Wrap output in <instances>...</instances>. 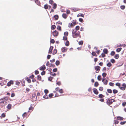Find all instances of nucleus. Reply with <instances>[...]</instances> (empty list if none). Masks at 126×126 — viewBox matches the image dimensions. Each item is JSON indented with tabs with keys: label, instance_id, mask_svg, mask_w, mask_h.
Masks as SVG:
<instances>
[{
	"label": "nucleus",
	"instance_id": "obj_56",
	"mask_svg": "<svg viewBox=\"0 0 126 126\" xmlns=\"http://www.w3.org/2000/svg\"><path fill=\"white\" fill-rule=\"evenodd\" d=\"M50 74L51 75L54 76H55L56 75V74L55 73H54L53 74L52 73V72H51L50 73Z\"/></svg>",
	"mask_w": 126,
	"mask_h": 126
},
{
	"label": "nucleus",
	"instance_id": "obj_23",
	"mask_svg": "<svg viewBox=\"0 0 126 126\" xmlns=\"http://www.w3.org/2000/svg\"><path fill=\"white\" fill-rule=\"evenodd\" d=\"M56 28V26L55 25H53L51 27V29L52 30H54Z\"/></svg>",
	"mask_w": 126,
	"mask_h": 126
},
{
	"label": "nucleus",
	"instance_id": "obj_53",
	"mask_svg": "<svg viewBox=\"0 0 126 126\" xmlns=\"http://www.w3.org/2000/svg\"><path fill=\"white\" fill-rule=\"evenodd\" d=\"M114 123L115 124H117L119 123V121L117 120H114Z\"/></svg>",
	"mask_w": 126,
	"mask_h": 126
},
{
	"label": "nucleus",
	"instance_id": "obj_21",
	"mask_svg": "<svg viewBox=\"0 0 126 126\" xmlns=\"http://www.w3.org/2000/svg\"><path fill=\"white\" fill-rule=\"evenodd\" d=\"M72 23L73 25H74V26L78 24V23L76 22V20H73V21H72Z\"/></svg>",
	"mask_w": 126,
	"mask_h": 126
},
{
	"label": "nucleus",
	"instance_id": "obj_50",
	"mask_svg": "<svg viewBox=\"0 0 126 126\" xmlns=\"http://www.w3.org/2000/svg\"><path fill=\"white\" fill-rule=\"evenodd\" d=\"M106 75L107 74L105 73H104L102 74V76L104 78L105 77Z\"/></svg>",
	"mask_w": 126,
	"mask_h": 126
},
{
	"label": "nucleus",
	"instance_id": "obj_48",
	"mask_svg": "<svg viewBox=\"0 0 126 126\" xmlns=\"http://www.w3.org/2000/svg\"><path fill=\"white\" fill-rule=\"evenodd\" d=\"M98 96L99 98H101L104 97V96L102 94H100Z\"/></svg>",
	"mask_w": 126,
	"mask_h": 126
},
{
	"label": "nucleus",
	"instance_id": "obj_40",
	"mask_svg": "<svg viewBox=\"0 0 126 126\" xmlns=\"http://www.w3.org/2000/svg\"><path fill=\"white\" fill-rule=\"evenodd\" d=\"M57 29L60 31H61V27L60 26H58L57 27Z\"/></svg>",
	"mask_w": 126,
	"mask_h": 126
},
{
	"label": "nucleus",
	"instance_id": "obj_58",
	"mask_svg": "<svg viewBox=\"0 0 126 126\" xmlns=\"http://www.w3.org/2000/svg\"><path fill=\"white\" fill-rule=\"evenodd\" d=\"M67 37L66 36H65L63 37V40H67Z\"/></svg>",
	"mask_w": 126,
	"mask_h": 126
},
{
	"label": "nucleus",
	"instance_id": "obj_55",
	"mask_svg": "<svg viewBox=\"0 0 126 126\" xmlns=\"http://www.w3.org/2000/svg\"><path fill=\"white\" fill-rule=\"evenodd\" d=\"M79 29V26H77L76 27V28H75V29L76 30V31H77V30H78Z\"/></svg>",
	"mask_w": 126,
	"mask_h": 126
},
{
	"label": "nucleus",
	"instance_id": "obj_12",
	"mask_svg": "<svg viewBox=\"0 0 126 126\" xmlns=\"http://www.w3.org/2000/svg\"><path fill=\"white\" fill-rule=\"evenodd\" d=\"M45 66V65H43L42 66H41L40 68V69L41 70H44L46 69Z\"/></svg>",
	"mask_w": 126,
	"mask_h": 126
},
{
	"label": "nucleus",
	"instance_id": "obj_9",
	"mask_svg": "<svg viewBox=\"0 0 126 126\" xmlns=\"http://www.w3.org/2000/svg\"><path fill=\"white\" fill-rule=\"evenodd\" d=\"M105 79L103 78L102 81L103 82L104 84L106 85L107 84L108 80L107 79H106L105 81Z\"/></svg>",
	"mask_w": 126,
	"mask_h": 126
},
{
	"label": "nucleus",
	"instance_id": "obj_4",
	"mask_svg": "<svg viewBox=\"0 0 126 126\" xmlns=\"http://www.w3.org/2000/svg\"><path fill=\"white\" fill-rule=\"evenodd\" d=\"M32 101H35L37 100V96L35 94H32Z\"/></svg>",
	"mask_w": 126,
	"mask_h": 126
},
{
	"label": "nucleus",
	"instance_id": "obj_45",
	"mask_svg": "<svg viewBox=\"0 0 126 126\" xmlns=\"http://www.w3.org/2000/svg\"><path fill=\"white\" fill-rule=\"evenodd\" d=\"M44 8L45 9H47L48 8V5L46 4H45L44 6Z\"/></svg>",
	"mask_w": 126,
	"mask_h": 126
},
{
	"label": "nucleus",
	"instance_id": "obj_17",
	"mask_svg": "<svg viewBox=\"0 0 126 126\" xmlns=\"http://www.w3.org/2000/svg\"><path fill=\"white\" fill-rule=\"evenodd\" d=\"M103 51L104 53L107 54L108 53V50L107 49H104L103 50Z\"/></svg>",
	"mask_w": 126,
	"mask_h": 126
},
{
	"label": "nucleus",
	"instance_id": "obj_30",
	"mask_svg": "<svg viewBox=\"0 0 126 126\" xmlns=\"http://www.w3.org/2000/svg\"><path fill=\"white\" fill-rule=\"evenodd\" d=\"M3 98L1 99H0V103H4V101L3 100Z\"/></svg>",
	"mask_w": 126,
	"mask_h": 126
},
{
	"label": "nucleus",
	"instance_id": "obj_8",
	"mask_svg": "<svg viewBox=\"0 0 126 126\" xmlns=\"http://www.w3.org/2000/svg\"><path fill=\"white\" fill-rule=\"evenodd\" d=\"M67 48L65 47H63L61 49V50L63 52H66L67 51Z\"/></svg>",
	"mask_w": 126,
	"mask_h": 126
},
{
	"label": "nucleus",
	"instance_id": "obj_31",
	"mask_svg": "<svg viewBox=\"0 0 126 126\" xmlns=\"http://www.w3.org/2000/svg\"><path fill=\"white\" fill-rule=\"evenodd\" d=\"M60 63V62L59 61H56L55 62V64L56 65L58 66L59 65Z\"/></svg>",
	"mask_w": 126,
	"mask_h": 126
},
{
	"label": "nucleus",
	"instance_id": "obj_59",
	"mask_svg": "<svg viewBox=\"0 0 126 126\" xmlns=\"http://www.w3.org/2000/svg\"><path fill=\"white\" fill-rule=\"evenodd\" d=\"M99 90L100 91H102L103 90V88L102 87H100L99 88Z\"/></svg>",
	"mask_w": 126,
	"mask_h": 126
},
{
	"label": "nucleus",
	"instance_id": "obj_36",
	"mask_svg": "<svg viewBox=\"0 0 126 126\" xmlns=\"http://www.w3.org/2000/svg\"><path fill=\"white\" fill-rule=\"evenodd\" d=\"M92 55L93 56H97V55L96 54V53L94 52H92Z\"/></svg>",
	"mask_w": 126,
	"mask_h": 126
},
{
	"label": "nucleus",
	"instance_id": "obj_29",
	"mask_svg": "<svg viewBox=\"0 0 126 126\" xmlns=\"http://www.w3.org/2000/svg\"><path fill=\"white\" fill-rule=\"evenodd\" d=\"M122 49V48H118L116 49V51L117 52H119Z\"/></svg>",
	"mask_w": 126,
	"mask_h": 126
},
{
	"label": "nucleus",
	"instance_id": "obj_22",
	"mask_svg": "<svg viewBox=\"0 0 126 126\" xmlns=\"http://www.w3.org/2000/svg\"><path fill=\"white\" fill-rule=\"evenodd\" d=\"M73 10L74 12H76L77 11L79 10H80L79 8H75L73 9Z\"/></svg>",
	"mask_w": 126,
	"mask_h": 126
},
{
	"label": "nucleus",
	"instance_id": "obj_11",
	"mask_svg": "<svg viewBox=\"0 0 126 126\" xmlns=\"http://www.w3.org/2000/svg\"><path fill=\"white\" fill-rule=\"evenodd\" d=\"M53 46H50L49 49V50L48 53H49L51 54L52 53V50L53 49Z\"/></svg>",
	"mask_w": 126,
	"mask_h": 126
},
{
	"label": "nucleus",
	"instance_id": "obj_38",
	"mask_svg": "<svg viewBox=\"0 0 126 126\" xmlns=\"http://www.w3.org/2000/svg\"><path fill=\"white\" fill-rule=\"evenodd\" d=\"M99 85V84L98 82H95L94 84V86L95 87H97Z\"/></svg>",
	"mask_w": 126,
	"mask_h": 126
},
{
	"label": "nucleus",
	"instance_id": "obj_52",
	"mask_svg": "<svg viewBox=\"0 0 126 126\" xmlns=\"http://www.w3.org/2000/svg\"><path fill=\"white\" fill-rule=\"evenodd\" d=\"M68 32H65L64 33V35H65L66 36H67L68 35Z\"/></svg>",
	"mask_w": 126,
	"mask_h": 126
},
{
	"label": "nucleus",
	"instance_id": "obj_63",
	"mask_svg": "<svg viewBox=\"0 0 126 126\" xmlns=\"http://www.w3.org/2000/svg\"><path fill=\"white\" fill-rule=\"evenodd\" d=\"M39 73V72L37 70H36L35 71V74L37 75Z\"/></svg>",
	"mask_w": 126,
	"mask_h": 126
},
{
	"label": "nucleus",
	"instance_id": "obj_41",
	"mask_svg": "<svg viewBox=\"0 0 126 126\" xmlns=\"http://www.w3.org/2000/svg\"><path fill=\"white\" fill-rule=\"evenodd\" d=\"M107 65L109 67H110L112 66V64L110 62H109L107 64Z\"/></svg>",
	"mask_w": 126,
	"mask_h": 126
},
{
	"label": "nucleus",
	"instance_id": "obj_64",
	"mask_svg": "<svg viewBox=\"0 0 126 126\" xmlns=\"http://www.w3.org/2000/svg\"><path fill=\"white\" fill-rule=\"evenodd\" d=\"M46 72L45 71H43L41 73V75H44L45 74Z\"/></svg>",
	"mask_w": 126,
	"mask_h": 126
},
{
	"label": "nucleus",
	"instance_id": "obj_26",
	"mask_svg": "<svg viewBox=\"0 0 126 126\" xmlns=\"http://www.w3.org/2000/svg\"><path fill=\"white\" fill-rule=\"evenodd\" d=\"M119 55L118 54H117L115 55L114 56V58L116 59H118L119 58Z\"/></svg>",
	"mask_w": 126,
	"mask_h": 126
},
{
	"label": "nucleus",
	"instance_id": "obj_14",
	"mask_svg": "<svg viewBox=\"0 0 126 126\" xmlns=\"http://www.w3.org/2000/svg\"><path fill=\"white\" fill-rule=\"evenodd\" d=\"M62 17L66 19L68 16L65 13H63L62 15Z\"/></svg>",
	"mask_w": 126,
	"mask_h": 126
},
{
	"label": "nucleus",
	"instance_id": "obj_33",
	"mask_svg": "<svg viewBox=\"0 0 126 126\" xmlns=\"http://www.w3.org/2000/svg\"><path fill=\"white\" fill-rule=\"evenodd\" d=\"M107 91L108 93H112V91L110 89H108L107 90Z\"/></svg>",
	"mask_w": 126,
	"mask_h": 126
},
{
	"label": "nucleus",
	"instance_id": "obj_25",
	"mask_svg": "<svg viewBox=\"0 0 126 126\" xmlns=\"http://www.w3.org/2000/svg\"><path fill=\"white\" fill-rule=\"evenodd\" d=\"M54 17L55 19V20H56L58 19L59 18L58 16L57 15H56L54 16Z\"/></svg>",
	"mask_w": 126,
	"mask_h": 126
},
{
	"label": "nucleus",
	"instance_id": "obj_44",
	"mask_svg": "<svg viewBox=\"0 0 126 126\" xmlns=\"http://www.w3.org/2000/svg\"><path fill=\"white\" fill-rule=\"evenodd\" d=\"M54 2V1L52 0H50L49 1V3L51 5H52L53 4Z\"/></svg>",
	"mask_w": 126,
	"mask_h": 126
},
{
	"label": "nucleus",
	"instance_id": "obj_35",
	"mask_svg": "<svg viewBox=\"0 0 126 126\" xmlns=\"http://www.w3.org/2000/svg\"><path fill=\"white\" fill-rule=\"evenodd\" d=\"M115 54V52L114 51H112L111 52L110 54L111 56H112L114 55Z\"/></svg>",
	"mask_w": 126,
	"mask_h": 126
},
{
	"label": "nucleus",
	"instance_id": "obj_62",
	"mask_svg": "<svg viewBox=\"0 0 126 126\" xmlns=\"http://www.w3.org/2000/svg\"><path fill=\"white\" fill-rule=\"evenodd\" d=\"M44 92L46 94L48 93V91L47 89H45L44 90Z\"/></svg>",
	"mask_w": 126,
	"mask_h": 126
},
{
	"label": "nucleus",
	"instance_id": "obj_3",
	"mask_svg": "<svg viewBox=\"0 0 126 126\" xmlns=\"http://www.w3.org/2000/svg\"><path fill=\"white\" fill-rule=\"evenodd\" d=\"M106 103L108 105L112 104L113 102L115 101V100L113 99H110L109 98L107 99L106 100Z\"/></svg>",
	"mask_w": 126,
	"mask_h": 126
},
{
	"label": "nucleus",
	"instance_id": "obj_37",
	"mask_svg": "<svg viewBox=\"0 0 126 126\" xmlns=\"http://www.w3.org/2000/svg\"><path fill=\"white\" fill-rule=\"evenodd\" d=\"M97 79L99 81L101 79V77L100 75H99L98 76Z\"/></svg>",
	"mask_w": 126,
	"mask_h": 126
},
{
	"label": "nucleus",
	"instance_id": "obj_28",
	"mask_svg": "<svg viewBox=\"0 0 126 126\" xmlns=\"http://www.w3.org/2000/svg\"><path fill=\"white\" fill-rule=\"evenodd\" d=\"M84 15L83 14L80 13L79 14L77 15L78 17L79 16H82V17H84Z\"/></svg>",
	"mask_w": 126,
	"mask_h": 126
},
{
	"label": "nucleus",
	"instance_id": "obj_51",
	"mask_svg": "<svg viewBox=\"0 0 126 126\" xmlns=\"http://www.w3.org/2000/svg\"><path fill=\"white\" fill-rule=\"evenodd\" d=\"M110 61L112 63H114L115 62V60L113 59H112L110 60Z\"/></svg>",
	"mask_w": 126,
	"mask_h": 126
},
{
	"label": "nucleus",
	"instance_id": "obj_15",
	"mask_svg": "<svg viewBox=\"0 0 126 126\" xmlns=\"http://www.w3.org/2000/svg\"><path fill=\"white\" fill-rule=\"evenodd\" d=\"M124 119V118L122 117L118 116L117 117V119L119 120H123Z\"/></svg>",
	"mask_w": 126,
	"mask_h": 126
},
{
	"label": "nucleus",
	"instance_id": "obj_43",
	"mask_svg": "<svg viewBox=\"0 0 126 126\" xmlns=\"http://www.w3.org/2000/svg\"><path fill=\"white\" fill-rule=\"evenodd\" d=\"M83 43V41H80L79 43V45H82Z\"/></svg>",
	"mask_w": 126,
	"mask_h": 126
},
{
	"label": "nucleus",
	"instance_id": "obj_46",
	"mask_svg": "<svg viewBox=\"0 0 126 126\" xmlns=\"http://www.w3.org/2000/svg\"><path fill=\"white\" fill-rule=\"evenodd\" d=\"M53 95H54L53 93L50 94L49 95V96L50 98H51Z\"/></svg>",
	"mask_w": 126,
	"mask_h": 126
},
{
	"label": "nucleus",
	"instance_id": "obj_39",
	"mask_svg": "<svg viewBox=\"0 0 126 126\" xmlns=\"http://www.w3.org/2000/svg\"><path fill=\"white\" fill-rule=\"evenodd\" d=\"M69 45V41H67L65 43V45L66 46H68Z\"/></svg>",
	"mask_w": 126,
	"mask_h": 126
},
{
	"label": "nucleus",
	"instance_id": "obj_19",
	"mask_svg": "<svg viewBox=\"0 0 126 126\" xmlns=\"http://www.w3.org/2000/svg\"><path fill=\"white\" fill-rule=\"evenodd\" d=\"M12 107V105L10 104H9L7 106V108L8 109H10Z\"/></svg>",
	"mask_w": 126,
	"mask_h": 126
},
{
	"label": "nucleus",
	"instance_id": "obj_5",
	"mask_svg": "<svg viewBox=\"0 0 126 126\" xmlns=\"http://www.w3.org/2000/svg\"><path fill=\"white\" fill-rule=\"evenodd\" d=\"M100 68V67L98 66H95V69L96 71L95 72L96 73H98L99 71Z\"/></svg>",
	"mask_w": 126,
	"mask_h": 126
},
{
	"label": "nucleus",
	"instance_id": "obj_1",
	"mask_svg": "<svg viewBox=\"0 0 126 126\" xmlns=\"http://www.w3.org/2000/svg\"><path fill=\"white\" fill-rule=\"evenodd\" d=\"M116 86L118 87L122 91H124L126 90V84L125 83H123L122 84V87L121 86V84L120 83L117 82L115 84Z\"/></svg>",
	"mask_w": 126,
	"mask_h": 126
},
{
	"label": "nucleus",
	"instance_id": "obj_7",
	"mask_svg": "<svg viewBox=\"0 0 126 126\" xmlns=\"http://www.w3.org/2000/svg\"><path fill=\"white\" fill-rule=\"evenodd\" d=\"M13 84V81L11 80L8 82L7 86H10L11 85V84Z\"/></svg>",
	"mask_w": 126,
	"mask_h": 126
},
{
	"label": "nucleus",
	"instance_id": "obj_42",
	"mask_svg": "<svg viewBox=\"0 0 126 126\" xmlns=\"http://www.w3.org/2000/svg\"><path fill=\"white\" fill-rule=\"evenodd\" d=\"M109 85L111 86H113L114 85V83L112 82H110L109 83Z\"/></svg>",
	"mask_w": 126,
	"mask_h": 126
},
{
	"label": "nucleus",
	"instance_id": "obj_60",
	"mask_svg": "<svg viewBox=\"0 0 126 126\" xmlns=\"http://www.w3.org/2000/svg\"><path fill=\"white\" fill-rule=\"evenodd\" d=\"M1 116L2 117H5V113H3L1 114Z\"/></svg>",
	"mask_w": 126,
	"mask_h": 126
},
{
	"label": "nucleus",
	"instance_id": "obj_49",
	"mask_svg": "<svg viewBox=\"0 0 126 126\" xmlns=\"http://www.w3.org/2000/svg\"><path fill=\"white\" fill-rule=\"evenodd\" d=\"M59 91L60 93L62 94L63 93V91L62 89H59Z\"/></svg>",
	"mask_w": 126,
	"mask_h": 126
},
{
	"label": "nucleus",
	"instance_id": "obj_13",
	"mask_svg": "<svg viewBox=\"0 0 126 126\" xmlns=\"http://www.w3.org/2000/svg\"><path fill=\"white\" fill-rule=\"evenodd\" d=\"M74 25H73L72 23H71L69 24L68 25V27L69 28H72L74 26Z\"/></svg>",
	"mask_w": 126,
	"mask_h": 126
},
{
	"label": "nucleus",
	"instance_id": "obj_6",
	"mask_svg": "<svg viewBox=\"0 0 126 126\" xmlns=\"http://www.w3.org/2000/svg\"><path fill=\"white\" fill-rule=\"evenodd\" d=\"M53 36L55 37H57L58 36L59 33L57 31L55 30L53 32Z\"/></svg>",
	"mask_w": 126,
	"mask_h": 126
},
{
	"label": "nucleus",
	"instance_id": "obj_27",
	"mask_svg": "<svg viewBox=\"0 0 126 126\" xmlns=\"http://www.w3.org/2000/svg\"><path fill=\"white\" fill-rule=\"evenodd\" d=\"M57 7V4H56L55 3L53 5L52 8L53 9H55Z\"/></svg>",
	"mask_w": 126,
	"mask_h": 126
},
{
	"label": "nucleus",
	"instance_id": "obj_20",
	"mask_svg": "<svg viewBox=\"0 0 126 126\" xmlns=\"http://www.w3.org/2000/svg\"><path fill=\"white\" fill-rule=\"evenodd\" d=\"M37 78L38 80L40 81L41 80V77L40 75H38Z\"/></svg>",
	"mask_w": 126,
	"mask_h": 126
},
{
	"label": "nucleus",
	"instance_id": "obj_57",
	"mask_svg": "<svg viewBox=\"0 0 126 126\" xmlns=\"http://www.w3.org/2000/svg\"><path fill=\"white\" fill-rule=\"evenodd\" d=\"M79 21L80 22L82 23L83 22V19L82 18H79Z\"/></svg>",
	"mask_w": 126,
	"mask_h": 126
},
{
	"label": "nucleus",
	"instance_id": "obj_61",
	"mask_svg": "<svg viewBox=\"0 0 126 126\" xmlns=\"http://www.w3.org/2000/svg\"><path fill=\"white\" fill-rule=\"evenodd\" d=\"M53 77H50L48 78V80L50 81H51V80L53 79Z\"/></svg>",
	"mask_w": 126,
	"mask_h": 126
},
{
	"label": "nucleus",
	"instance_id": "obj_2",
	"mask_svg": "<svg viewBox=\"0 0 126 126\" xmlns=\"http://www.w3.org/2000/svg\"><path fill=\"white\" fill-rule=\"evenodd\" d=\"M72 36L73 38H76L78 36H80V35L79 33L78 32L76 31H74V30L72 32Z\"/></svg>",
	"mask_w": 126,
	"mask_h": 126
},
{
	"label": "nucleus",
	"instance_id": "obj_10",
	"mask_svg": "<svg viewBox=\"0 0 126 126\" xmlns=\"http://www.w3.org/2000/svg\"><path fill=\"white\" fill-rule=\"evenodd\" d=\"M93 92L95 94H98V92L96 89L94 88L93 89Z\"/></svg>",
	"mask_w": 126,
	"mask_h": 126
},
{
	"label": "nucleus",
	"instance_id": "obj_54",
	"mask_svg": "<svg viewBox=\"0 0 126 126\" xmlns=\"http://www.w3.org/2000/svg\"><path fill=\"white\" fill-rule=\"evenodd\" d=\"M27 81L29 83H30L31 82V80L28 78L26 79Z\"/></svg>",
	"mask_w": 126,
	"mask_h": 126
},
{
	"label": "nucleus",
	"instance_id": "obj_24",
	"mask_svg": "<svg viewBox=\"0 0 126 126\" xmlns=\"http://www.w3.org/2000/svg\"><path fill=\"white\" fill-rule=\"evenodd\" d=\"M113 93L114 94H116L118 92V91L116 89H113Z\"/></svg>",
	"mask_w": 126,
	"mask_h": 126
},
{
	"label": "nucleus",
	"instance_id": "obj_18",
	"mask_svg": "<svg viewBox=\"0 0 126 126\" xmlns=\"http://www.w3.org/2000/svg\"><path fill=\"white\" fill-rule=\"evenodd\" d=\"M35 2L38 5L40 4V2L39 0H35Z\"/></svg>",
	"mask_w": 126,
	"mask_h": 126
},
{
	"label": "nucleus",
	"instance_id": "obj_34",
	"mask_svg": "<svg viewBox=\"0 0 126 126\" xmlns=\"http://www.w3.org/2000/svg\"><path fill=\"white\" fill-rule=\"evenodd\" d=\"M57 50L56 49H55L53 50V54L54 55L55 54L57 53Z\"/></svg>",
	"mask_w": 126,
	"mask_h": 126
},
{
	"label": "nucleus",
	"instance_id": "obj_47",
	"mask_svg": "<svg viewBox=\"0 0 126 126\" xmlns=\"http://www.w3.org/2000/svg\"><path fill=\"white\" fill-rule=\"evenodd\" d=\"M125 6L124 5H121L120 6L121 9L122 10H124L125 8Z\"/></svg>",
	"mask_w": 126,
	"mask_h": 126
},
{
	"label": "nucleus",
	"instance_id": "obj_32",
	"mask_svg": "<svg viewBox=\"0 0 126 126\" xmlns=\"http://www.w3.org/2000/svg\"><path fill=\"white\" fill-rule=\"evenodd\" d=\"M55 42V40L54 39H50V42L51 43L53 44Z\"/></svg>",
	"mask_w": 126,
	"mask_h": 126
},
{
	"label": "nucleus",
	"instance_id": "obj_16",
	"mask_svg": "<svg viewBox=\"0 0 126 126\" xmlns=\"http://www.w3.org/2000/svg\"><path fill=\"white\" fill-rule=\"evenodd\" d=\"M27 114L26 112H24L22 115V116L23 118H24L25 117H27Z\"/></svg>",
	"mask_w": 126,
	"mask_h": 126
}]
</instances>
